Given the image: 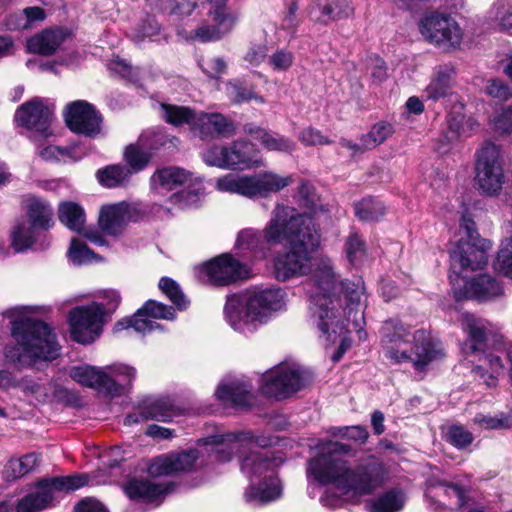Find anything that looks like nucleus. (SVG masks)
<instances>
[{"label":"nucleus","mask_w":512,"mask_h":512,"mask_svg":"<svg viewBox=\"0 0 512 512\" xmlns=\"http://www.w3.org/2000/svg\"><path fill=\"white\" fill-rule=\"evenodd\" d=\"M11 335L16 344L6 345V359L18 365H31L37 361H53L59 356L60 346L51 326L31 317L11 321Z\"/></svg>","instance_id":"nucleus-1"},{"label":"nucleus","mask_w":512,"mask_h":512,"mask_svg":"<svg viewBox=\"0 0 512 512\" xmlns=\"http://www.w3.org/2000/svg\"><path fill=\"white\" fill-rule=\"evenodd\" d=\"M274 212L280 244L285 241L289 248L312 259L321 244V233L314 219L286 205H277Z\"/></svg>","instance_id":"nucleus-2"},{"label":"nucleus","mask_w":512,"mask_h":512,"mask_svg":"<svg viewBox=\"0 0 512 512\" xmlns=\"http://www.w3.org/2000/svg\"><path fill=\"white\" fill-rule=\"evenodd\" d=\"M89 481L87 473L40 478L34 484L35 491L17 500L15 511L42 512L54 505V493H72L87 486Z\"/></svg>","instance_id":"nucleus-3"},{"label":"nucleus","mask_w":512,"mask_h":512,"mask_svg":"<svg viewBox=\"0 0 512 512\" xmlns=\"http://www.w3.org/2000/svg\"><path fill=\"white\" fill-rule=\"evenodd\" d=\"M460 230L464 232L465 238H460L450 251L451 262L458 264L462 270L483 269L488 263L491 241L480 236L475 221L469 215L461 217Z\"/></svg>","instance_id":"nucleus-4"},{"label":"nucleus","mask_w":512,"mask_h":512,"mask_svg":"<svg viewBox=\"0 0 512 512\" xmlns=\"http://www.w3.org/2000/svg\"><path fill=\"white\" fill-rule=\"evenodd\" d=\"M204 161L210 166L244 171L262 164L260 150L246 139L232 141L229 145H213L204 152Z\"/></svg>","instance_id":"nucleus-5"},{"label":"nucleus","mask_w":512,"mask_h":512,"mask_svg":"<svg viewBox=\"0 0 512 512\" xmlns=\"http://www.w3.org/2000/svg\"><path fill=\"white\" fill-rule=\"evenodd\" d=\"M314 381L309 370L277 366L263 374L260 390L263 395L278 401L287 399Z\"/></svg>","instance_id":"nucleus-6"},{"label":"nucleus","mask_w":512,"mask_h":512,"mask_svg":"<svg viewBox=\"0 0 512 512\" xmlns=\"http://www.w3.org/2000/svg\"><path fill=\"white\" fill-rule=\"evenodd\" d=\"M280 244V232L275 220V212L263 230L245 228L238 232L234 249L241 257L250 260H263L273 246Z\"/></svg>","instance_id":"nucleus-7"},{"label":"nucleus","mask_w":512,"mask_h":512,"mask_svg":"<svg viewBox=\"0 0 512 512\" xmlns=\"http://www.w3.org/2000/svg\"><path fill=\"white\" fill-rule=\"evenodd\" d=\"M106 311L104 304L92 302L76 306L68 313L70 338L79 344H90L102 332Z\"/></svg>","instance_id":"nucleus-8"},{"label":"nucleus","mask_w":512,"mask_h":512,"mask_svg":"<svg viewBox=\"0 0 512 512\" xmlns=\"http://www.w3.org/2000/svg\"><path fill=\"white\" fill-rule=\"evenodd\" d=\"M451 291L455 301L476 300L487 302L503 294L502 284L489 274H478L471 279L461 278L457 272L449 274Z\"/></svg>","instance_id":"nucleus-9"},{"label":"nucleus","mask_w":512,"mask_h":512,"mask_svg":"<svg viewBox=\"0 0 512 512\" xmlns=\"http://www.w3.org/2000/svg\"><path fill=\"white\" fill-rule=\"evenodd\" d=\"M475 171V181L482 194L495 196L500 193L504 184V172L500 150L495 144L487 142L478 152Z\"/></svg>","instance_id":"nucleus-10"},{"label":"nucleus","mask_w":512,"mask_h":512,"mask_svg":"<svg viewBox=\"0 0 512 512\" xmlns=\"http://www.w3.org/2000/svg\"><path fill=\"white\" fill-rule=\"evenodd\" d=\"M176 316L177 314L173 306H168L154 299H148L132 316L118 320L113 330L114 332H120L128 328H133L136 332L140 333L151 332L157 328H161V325L148 318L172 321L176 319Z\"/></svg>","instance_id":"nucleus-11"},{"label":"nucleus","mask_w":512,"mask_h":512,"mask_svg":"<svg viewBox=\"0 0 512 512\" xmlns=\"http://www.w3.org/2000/svg\"><path fill=\"white\" fill-rule=\"evenodd\" d=\"M63 117L66 127L75 134L94 138L102 130V114L86 100L69 102L65 106Z\"/></svg>","instance_id":"nucleus-12"},{"label":"nucleus","mask_w":512,"mask_h":512,"mask_svg":"<svg viewBox=\"0 0 512 512\" xmlns=\"http://www.w3.org/2000/svg\"><path fill=\"white\" fill-rule=\"evenodd\" d=\"M202 271L208 276L212 284L221 287L248 279L250 276L248 265L229 252L222 253L205 262Z\"/></svg>","instance_id":"nucleus-13"},{"label":"nucleus","mask_w":512,"mask_h":512,"mask_svg":"<svg viewBox=\"0 0 512 512\" xmlns=\"http://www.w3.org/2000/svg\"><path fill=\"white\" fill-rule=\"evenodd\" d=\"M381 345L384 356L392 364L407 363L411 355L407 349L401 350L402 344L410 343L411 327L399 318L385 320L380 329Z\"/></svg>","instance_id":"nucleus-14"},{"label":"nucleus","mask_w":512,"mask_h":512,"mask_svg":"<svg viewBox=\"0 0 512 512\" xmlns=\"http://www.w3.org/2000/svg\"><path fill=\"white\" fill-rule=\"evenodd\" d=\"M419 29L429 42L436 45L448 43L457 47L462 40V30L449 14L439 12L426 14L420 20Z\"/></svg>","instance_id":"nucleus-15"},{"label":"nucleus","mask_w":512,"mask_h":512,"mask_svg":"<svg viewBox=\"0 0 512 512\" xmlns=\"http://www.w3.org/2000/svg\"><path fill=\"white\" fill-rule=\"evenodd\" d=\"M383 478L381 463L370 460L351 468L348 465L344 471L340 490L352 491L357 495H370L380 485Z\"/></svg>","instance_id":"nucleus-16"},{"label":"nucleus","mask_w":512,"mask_h":512,"mask_svg":"<svg viewBox=\"0 0 512 512\" xmlns=\"http://www.w3.org/2000/svg\"><path fill=\"white\" fill-rule=\"evenodd\" d=\"M52 119L53 111L40 97H34L24 102L14 114V122L17 126L34 131L43 138L52 135Z\"/></svg>","instance_id":"nucleus-17"},{"label":"nucleus","mask_w":512,"mask_h":512,"mask_svg":"<svg viewBox=\"0 0 512 512\" xmlns=\"http://www.w3.org/2000/svg\"><path fill=\"white\" fill-rule=\"evenodd\" d=\"M285 291L280 287H268L255 290L246 301V316L252 321L266 323L273 312L284 305Z\"/></svg>","instance_id":"nucleus-18"},{"label":"nucleus","mask_w":512,"mask_h":512,"mask_svg":"<svg viewBox=\"0 0 512 512\" xmlns=\"http://www.w3.org/2000/svg\"><path fill=\"white\" fill-rule=\"evenodd\" d=\"M199 458L197 449H189L176 454L155 457L148 466L152 477L171 475L178 472H190Z\"/></svg>","instance_id":"nucleus-19"},{"label":"nucleus","mask_w":512,"mask_h":512,"mask_svg":"<svg viewBox=\"0 0 512 512\" xmlns=\"http://www.w3.org/2000/svg\"><path fill=\"white\" fill-rule=\"evenodd\" d=\"M347 464V461L332 458L319 450L318 454L309 460L308 471L318 483L334 484L340 489Z\"/></svg>","instance_id":"nucleus-20"},{"label":"nucleus","mask_w":512,"mask_h":512,"mask_svg":"<svg viewBox=\"0 0 512 512\" xmlns=\"http://www.w3.org/2000/svg\"><path fill=\"white\" fill-rule=\"evenodd\" d=\"M409 354L411 359L407 363H412L413 368L418 372L425 371L431 362L444 356L439 344L425 329H418L412 334V346Z\"/></svg>","instance_id":"nucleus-21"},{"label":"nucleus","mask_w":512,"mask_h":512,"mask_svg":"<svg viewBox=\"0 0 512 512\" xmlns=\"http://www.w3.org/2000/svg\"><path fill=\"white\" fill-rule=\"evenodd\" d=\"M312 259L288 247L286 251L279 252L273 259L274 277L281 282L294 277L305 275L309 270Z\"/></svg>","instance_id":"nucleus-22"},{"label":"nucleus","mask_w":512,"mask_h":512,"mask_svg":"<svg viewBox=\"0 0 512 512\" xmlns=\"http://www.w3.org/2000/svg\"><path fill=\"white\" fill-rule=\"evenodd\" d=\"M175 487L173 482L153 483L146 478H130L123 485L125 495L132 501L153 503L170 493Z\"/></svg>","instance_id":"nucleus-23"},{"label":"nucleus","mask_w":512,"mask_h":512,"mask_svg":"<svg viewBox=\"0 0 512 512\" xmlns=\"http://www.w3.org/2000/svg\"><path fill=\"white\" fill-rule=\"evenodd\" d=\"M202 140L229 138L236 133L235 123L222 113L200 112L195 130Z\"/></svg>","instance_id":"nucleus-24"},{"label":"nucleus","mask_w":512,"mask_h":512,"mask_svg":"<svg viewBox=\"0 0 512 512\" xmlns=\"http://www.w3.org/2000/svg\"><path fill=\"white\" fill-rule=\"evenodd\" d=\"M71 35L66 27L44 29L27 41V49L33 54L52 56Z\"/></svg>","instance_id":"nucleus-25"},{"label":"nucleus","mask_w":512,"mask_h":512,"mask_svg":"<svg viewBox=\"0 0 512 512\" xmlns=\"http://www.w3.org/2000/svg\"><path fill=\"white\" fill-rule=\"evenodd\" d=\"M215 397L225 406L248 411L253 406V395L248 385L242 382H230L218 385Z\"/></svg>","instance_id":"nucleus-26"},{"label":"nucleus","mask_w":512,"mask_h":512,"mask_svg":"<svg viewBox=\"0 0 512 512\" xmlns=\"http://www.w3.org/2000/svg\"><path fill=\"white\" fill-rule=\"evenodd\" d=\"M462 326L467 333L465 349L471 354L483 352L487 348L488 335L485 321L474 314L465 313L462 316Z\"/></svg>","instance_id":"nucleus-27"},{"label":"nucleus","mask_w":512,"mask_h":512,"mask_svg":"<svg viewBox=\"0 0 512 512\" xmlns=\"http://www.w3.org/2000/svg\"><path fill=\"white\" fill-rule=\"evenodd\" d=\"M272 452L251 451L241 460V470L250 477H262L267 472H273L279 465Z\"/></svg>","instance_id":"nucleus-28"},{"label":"nucleus","mask_w":512,"mask_h":512,"mask_svg":"<svg viewBox=\"0 0 512 512\" xmlns=\"http://www.w3.org/2000/svg\"><path fill=\"white\" fill-rule=\"evenodd\" d=\"M127 206L125 203L104 205L101 207L98 225L102 232L116 236L125 225Z\"/></svg>","instance_id":"nucleus-29"},{"label":"nucleus","mask_w":512,"mask_h":512,"mask_svg":"<svg viewBox=\"0 0 512 512\" xmlns=\"http://www.w3.org/2000/svg\"><path fill=\"white\" fill-rule=\"evenodd\" d=\"M192 173L180 167H163L157 169L151 177V185L171 191L191 182Z\"/></svg>","instance_id":"nucleus-30"},{"label":"nucleus","mask_w":512,"mask_h":512,"mask_svg":"<svg viewBox=\"0 0 512 512\" xmlns=\"http://www.w3.org/2000/svg\"><path fill=\"white\" fill-rule=\"evenodd\" d=\"M177 137L170 136L164 129L148 130L139 137L140 146L147 150L151 157L160 151L173 150Z\"/></svg>","instance_id":"nucleus-31"},{"label":"nucleus","mask_w":512,"mask_h":512,"mask_svg":"<svg viewBox=\"0 0 512 512\" xmlns=\"http://www.w3.org/2000/svg\"><path fill=\"white\" fill-rule=\"evenodd\" d=\"M175 412L176 406L173 401L164 397L144 402L140 406V416L142 420L169 422L174 417Z\"/></svg>","instance_id":"nucleus-32"},{"label":"nucleus","mask_w":512,"mask_h":512,"mask_svg":"<svg viewBox=\"0 0 512 512\" xmlns=\"http://www.w3.org/2000/svg\"><path fill=\"white\" fill-rule=\"evenodd\" d=\"M207 1L211 5L207 12L211 23L224 35L231 32L237 22V15L227 7L228 0Z\"/></svg>","instance_id":"nucleus-33"},{"label":"nucleus","mask_w":512,"mask_h":512,"mask_svg":"<svg viewBox=\"0 0 512 512\" xmlns=\"http://www.w3.org/2000/svg\"><path fill=\"white\" fill-rule=\"evenodd\" d=\"M58 219L71 231L82 233L85 227L86 213L80 204L63 201L58 207Z\"/></svg>","instance_id":"nucleus-34"},{"label":"nucleus","mask_w":512,"mask_h":512,"mask_svg":"<svg viewBox=\"0 0 512 512\" xmlns=\"http://www.w3.org/2000/svg\"><path fill=\"white\" fill-rule=\"evenodd\" d=\"M51 206L41 199L34 198L27 205L28 223L40 232H47L54 225Z\"/></svg>","instance_id":"nucleus-35"},{"label":"nucleus","mask_w":512,"mask_h":512,"mask_svg":"<svg viewBox=\"0 0 512 512\" xmlns=\"http://www.w3.org/2000/svg\"><path fill=\"white\" fill-rule=\"evenodd\" d=\"M446 123L449 132L456 138L468 131H473L474 127L478 126V122L474 118H466L465 104L462 102H456L451 106L446 115Z\"/></svg>","instance_id":"nucleus-36"},{"label":"nucleus","mask_w":512,"mask_h":512,"mask_svg":"<svg viewBox=\"0 0 512 512\" xmlns=\"http://www.w3.org/2000/svg\"><path fill=\"white\" fill-rule=\"evenodd\" d=\"M161 109L164 113V120L174 127H180L184 124L189 125L191 130H195L199 113L188 106L162 103Z\"/></svg>","instance_id":"nucleus-37"},{"label":"nucleus","mask_w":512,"mask_h":512,"mask_svg":"<svg viewBox=\"0 0 512 512\" xmlns=\"http://www.w3.org/2000/svg\"><path fill=\"white\" fill-rule=\"evenodd\" d=\"M221 189L253 198L259 197L258 181L256 176L225 177L219 181Z\"/></svg>","instance_id":"nucleus-38"},{"label":"nucleus","mask_w":512,"mask_h":512,"mask_svg":"<svg viewBox=\"0 0 512 512\" xmlns=\"http://www.w3.org/2000/svg\"><path fill=\"white\" fill-rule=\"evenodd\" d=\"M354 212L360 221L376 222L386 214V207L377 197L367 196L354 203Z\"/></svg>","instance_id":"nucleus-39"},{"label":"nucleus","mask_w":512,"mask_h":512,"mask_svg":"<svg viewBox=\"0 0 512 512\" xmlns=\"http://www.w3.org/2000/svg\"><path fill=\"white\" fill-rule=\"evenodd\" d=\"M452 76L447 70L439 69L431 78L430 83L424 90L427 100L434 102L451 94Z\"/></svg>","instance_id":"nucleus-40"},{"label":"nucleus","mask_w":512,"mask_h":512,"mask_svg":"<svg viewBox=\"0 0 512 512\" xmlns=\"http://www.w3.org/2000/svg\"><path fill=\"white\" fill-rule=\"evenodd\" d=\"M131 177V171L121 164H111L96 172L98 182L106 188L122 186Z\"/></svg>","instance_id":"nucleus-41"},{"label":"nucleus","mask_w":512,"mask_h":512,"mask_svg":"<svg viewBox=\"0 0 512 512\" xmlns=\"http://www.w3.org/2000/svg\"><path fill=\"white\" fill-rule=\"evenodd\" d=\"M39 462V457L35 453H28L19 459L10 460L4 469V478L6 481H15L29 472L33 471Z\"/></svg>","instance_id":"nucleus-42"},{"label":"nucleus","mask_w":512,"mask_h":512,"mask_svg":"<svg viewBox=\"0 0 512 512\" xmlns=\"http://www.w3.org/2000/svg\"><path fill=\"white\" fill-rule=\"evenodd\" d=\"M320 11V21L328 23L347 18L353 13V7L348 0H324L317 4Z\"/></svg>","instance_id":"nucleus-43"},{"label":"nucleus","mask_w":512,"mask_h":512,"mask_svg":"<svg viewBox=\"0 0 512 512\" xmlns=\"http://www.w3.org/2000/svg\"><path fill=\"white\" fill-rule=\"evenodd\" d=\"M404 504V492L401 489L392 488L372 502L370 512H398L403 509Z\"/></svg>","instance_id":"nucleus-44"},{"label":"nucleus","mask_w":512,"mask_h":512,"mask_svg":"<svg viewBox=\"0 0 512 512\" xmlns=\"http://www.w3.org/2000/svg\"><path fill=\"white\" fill-rule=\"evenodd\" d=\"M395 132L394 126L386 121L375 123L369 132L362 134L360 142L366 149H373L378 145L384 143Z\"/></svg>","instance_id":"nucleus-45"},{"label":"nucleus","mask_w":512,"mask_h":512,"mask_svg":"<svg viewBox=\"0 0 512 512\" xmlns=\"http://www.w3.org/2000/svg\"><path fill=\"white\" fill-rule=\"evenodd\" d=\"M196 7V0H156L159 12L178 19L190 16Z\"/></svg>","instance_id":"nucleus-46"},{"label":"nucleus","mask_w":512,"mask_h":512,"mask_svg":"<svg viewBox=\"0 0 512 512\" xmlns=\"http://www.w3.org/2000/svg\"><path fill=\"white\" fill-rule=\"evenodd\" d=\"M158 288L171 301L175 309L184 311L189 307L190 301L186 298L179 284L174 279L167 276L161 277Z\"/></svg>","instance_id":"nucleus-47"},{"label":"nucleus","mask_w":512,"mask_h":512,"mask_svg":"<svg viewBox=\"0 0 512 512\" xmlns=\"http://www.w3.org/2000/svg\"><path fill=\"white\" fill-rule=\"evenodd\" d=\"M315 285L322 291L323 297L333 304V300L338 298V289L340 281L329 268H324L314 274Z\"/></svg>","instance_id":"nucleus-48"},{"label":"nucleus","mask_w":512,"mask_h":512,"mask_svg":"<svg viewBox=\"0 0 512 512\" xmlns=\"http://www.w3.org/2000/svg\"><path fill=\"white\" fill-rule=\"evenodd\" d=\"M259 197L266 198L271 193H277L287 187L291 177H281L272 172H265L257 175Z\"/></svg>","instance_id":"nucleus-49"},{"label":"nucleus","mask_w":512,"mask_h":512,"mask_svg":"<svg viewBox=\"0 0 512 512\" xmlns=\"http://www.w3.org/2000/svg\"><path fill=\"white\" fill-rule=\"evenodd\" d=\"M39 232L30 223L17 224L11 234L12 246L16 251L27 250L36 242Z\"/></svg>","instance_id":"nucleus-50"},{"label":"nucleus","mask_w":512,"mask_h":512,"mask_svg":"<svg viewBox=\"0 0 512 512\" xmlns=\"http://www.w3.org/2000/svg\"><path fill=\"white\" fill-rule=\"evenodd\" d=\"M144 150L139 143L130 144L125 148L124 160L127 163L126 167L131 171V175L144 170L148 166L151 154Z\"/></svg>","instance_id":"nucleus-51"},{"label":"nucleus","mask_w":512,"mask_h":512,"mask_svg":"<svg viewBox=\"0 0 512 512\" xmlns=\"http://www.w3.org/2000/svg\"><path fill=\"white\" fill-rule=\"evenodd\" d=\"M363 290V282L360 279L356 282L348 279L341 280L336 300H340V296L343 295L346 308L349 309L350 313L359 305Z\"/></svg>","instance_id":"nucleus-52"},{"label":"nucleus","mask_w":512,"mask_h":512,"mask_svg":"<svg viewBox=\"0 0 512 512\" xmlns=\"http://www.w3.org/2000/svg\"><path fill=\"white\" fill-rule=\"evenodd\" d=\"M444 440L458 450H466L474 441V435L461 424H453L447 427Z\"/></svg>","instance_id":"nucleus-53"},{"label":"nucleus","mask_w":512,"mask_h":512,"mask_svg":"<svg viewBox=\"0 0 512 512\" xmlns=\"http://www.w3.org/2000/svg\"><path fill=\"white\" fill-rule=\"evenodd\" d=\"M161 25L157 21L156 17L150 14H146L140 18L132 30V38L135 42L139 43L144 41L146 38H151L160 33Z\"/></svg>","instance_id":"nucleus-54"},{"label":"nucleus","mask_w":512,"mask_h":512,"mask_svg":"<svg viewBox=\"0 0 512 512\" xmlns=\"http://www.w3.org/2000/svg\"><path fill=\"white\" fill-rule=\"evenodd\" d=\"M100 373L101 370L94 366L79 365L70 369L69 376L81 386L94 389Z\"/></svg>","instance_id":"nucleus-55"},{"label":"nucleus","mask_w":512,"mask_h":512,"mask_svg":"<svg viewBox=\"0 0 512 512\" xmlns=\"http://www.w3.org/2000/svg\"><path fill=\"white\" fill-rule=\"evenodd\" d=\"M345 251L349 263L353 266L358 265L366 253V243L357 233L348 236L345 242Z\"/></svg>","instance_id":"nucleus-56"},{"label":"nucleus","mask_w":512,"mask_h":512,"mask_svg":"<svg viewBox=\"0 0 512 512\" xmlns=\"http://www.w3.org/2000/svg\"><path fill=\"white\" fill-rule=\"evenodd\" d=\"M281 494V487L278 484H267L264 487L250 486L245 496L247 501L258 500L261 503H268L277 499Z\"/></svg>","instance_id":"nucleus-57"},{"label":"nucleus","mask_w":512,"mask_h":512,"mask_svg":"<svg viewBox=\"0 0 512 512\" xmlns=\"http://www.w3.org/2000/svg\"><path fill=\"white\" fill-rule=\"evenodd\" d=\"M261 146L267 151L290 153L295 149V143L278 133L269 130Z\"/></svg>","instance_id":"nucleus-58"},{"label":"nucleus","mask_w":512,"mask_h":512,"mask_svg":"<svg viewBox=\"0 0 512 512\" xmlns=\"http://www.w3.org/2000/svg\"><path fill=\"white\" fill-rule=\"evenodd\" d=\"M331 433L335 437L351 440L358 444H365L369 437L367 428L362 425L334 427Z\"/></svg>","instance_id":"nucleus-59"},{"label":"nucleus","mask_w":512,"mask_h":512,"mask_svg":"<svg viewBox=\"0 0 512 512\" xmlns=\"http://www.w3.org/2000/svg\"><path fill=\"white\" fill-rule=\"evenodd\" d=\"M493 265L500 274L512 278V238L508 240L506 246H501Z\"/></svg>","instance_id":"nucleus-60"},{"label":"nucleus","mask_w":512,"mask_h":512,"mask_svg":"<svg viewBox=\"0 0 512 512\" xmlns=\"http://www.w3.org/2000/svg\"><path fill=\"white\" fill-rule=\"evenodd\" d=\"M225 35L212 23L203 22L191 32V39L201 43L215 42L221 40Z\"/></svg>","instance_id":"nucleus-61"},{"label":"nucleus","mask_w":512,"mask_h":512,"mask_svg":"<svg viewBox=\"0 0 512 512\" xmlns=\"http://www.w3.org/2000/svg\"><path fill=\"white\" fill-rule=\"evenodd\" d=\"M368 70L374 83L380 84L388 78V66L386 61L377 54L367 57Z\"/></svg>","instance_id":"nucleus-62"},{"label":"nucleus","mask_w":512,"mask_h":512,"mask_svg":"<svg viewBox=\"0 0 512 512\" xmlns=\"http://www.w3.org/2000/svg\"><path fill=\"white\" fill-rule=\"evenodd\" d=\"M94 389L111 398L120 396L123 390L121 384L102 370L100 376H98Z\"/></svg>","instance_id":"nucleus-63"},{"label":"nucleus","mask_w":512,"mask_h":512,"mask_svg":"<svg viewBox=\"0 0 512 512\" xmlns=\"http://www.w3.org/2000/svg\"><path fill=\"white\" fill-rule=\"evenodd\" d=\"M68 253L72 262L76 264H82L97 255L86 243L77 238L72 239Z\"/></svg>","instance_id":"nucleus-64"}]
</instances>
